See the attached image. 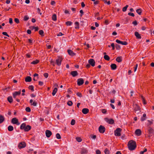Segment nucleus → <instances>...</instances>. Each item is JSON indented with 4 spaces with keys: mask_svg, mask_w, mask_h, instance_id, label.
Here are the masks:
<instances>
[{
    "mask_svg": "<svg viewBox=\"0 0 154 154\" xmlns=\"http://www.w3.org/2000/svg\"><path fill=\"white\" fill-rule=\"evenodd\" d=\"M128 146L130 150H133L135 149L136 146V142L134 141L131 140L128 142Z\"/></svg>",
    "mask_w": 154,
    "mask_h": 154,
    "instance_id": "f257e3e1",
    "label": "nucleus"
},
{
    "mask_svg": "<svg viewBox=\"0 0 154 154\" xmlns=\"http://www.w3.org/2000/svg\"><path fill=\"white\" fill-rule=\"evenodd\" d=\"M31 127L29 125H26L25 123H22L20 125V128L21 130H24L26 131H28L31 129Z\"/></svg>",
    "mask_w": 154,
    "mask_h": 154,
    "instance_id": "f03ea898",
    "label": "nucleus"
},
{
    "mask_svg": "<svg viewBox=\"0 0 154 154\" xmlns=\"http://www.w3.org/2000/svg\"><path fill=\"white\" fill-rule=\"evenodd\" d=\"M122 129L119 128H117L114 132L115 135L116 136H119L121 135L120 132Z\"/></svg>",
    "mask_w": 154,
    "mask_h": 154,
    "instance_id": "7ed1b4c3",
    "label": "nucleus"
},
{
    "mask_svg": "<svg viewBox=\"0 0 154 154\" xmlns=\"http://www.w3.org/2000/svg\"><path fill=\"white\" fill-rule=\"evenodd\" d=\"M134 108L135 112L138 114L140 112V108L137 104H135L134 105Z\"/></svg>",
    "mask_w": 154,
    "mask_h": 154,
    "instance_id": "20e7f679",
    "label": "nucleus"
},
{
    "mask_svg": "<svg viewBox=\"0 0 154 154\" xmlns=\"http://www.w3.org/2000/svg\"><path fill=\"white\" fill-rule=\"evenodd\" d=\"M11 123L14 124H16L17 125H20V123L18 122V119L16 118H14L11 119Z\"/></svg>",
    "mask_w": 154,
    "mask_h": 154,
    "instance_id": "39448f33",
    "label": "nucleus"
},
{
    "mask_svg": "<svg viewBox=\"0 0 154 154\" xmlns=\"http://www.w3.org/2000/svg\"><path fill=\"white\" fill-rule=\"evenodd\" d=\"M62 59L60 57H59L56 60V63L58 66H60L61 64Z\"/></svg>",
    "mask_w": 154,
    "mask_h": 154,
    "instance_id": "423d86ee",
    "label": "nucleus"
},
{
    "mask_svg": "<svg viewBox=\"0 0 154 154\" xmlns=\"http://www.w3.org/2000/svg\"><path fill=\"white\" fill-rule=\"evenodd\" d=\"M105 121L108 123L110 124H112L114 123V121L112 119H108L107 118H105Z\"/></svg>",
    "mask_w": 154,
    "mask_h": 154,
    "instance_id": "0eeeda50",
    "label": "nucleus"
},
{
    "mask_svg": "<svg viewBox=\"0 0 154 154\" xmlns=\"http://www.w3.org/2000/svg\"><path fill=\"white\" fill-rule=\"evenodd\" d=\"M98 129L99 132L100 133H103L105 131V128L104 126L101 125L100 126V127Z\"/></svg>",
    "mask_w": 154,
    "mask_h": 154,
    "instance_id": "6e6552de",
    "label": "nucleus"
},
{
    "mask_svg": "<svg viewBox=\"0 0 154 154\" xmlns=\"http://www.w3.org/2000/svg\"><path fill=\"white\" fill-rule=\"evenodd\" d=\"M84 83V81L83 79L80 78L77 80V84L79 86L82 85Z\"/></svg>",
    "mask_w": 154,
    "mask_h": 154,
    "instance_id": "1a4fd4ad",
    "label": "nucleus"
},
{
    "mask_svg": "<svg viewBox=\"0 0 154 154\" xmlns=\"http://www.w3.org/2000/svg\"><path fill=\"white\" fill-rule=\"evenodd\" d=\"M88 62L89 64L92 66H95V62L93 59H90L88 60Z\"/></svg>",
    "mask_w": 154,
    "mask_h": 154,
    "instance_id": "9d476101",
    "label": "nucleus"
},
{
    "mask_svg": "<svg viewBox=\"0 0 154 154\" xmlns=\"http://www.w3.org/2000/svg\"><path fill=\"white\" fill-rule=\"evenodd\" d=\"M26 146L25 143L24 142H22L20 143L18 145L19 149H22L24 148Z\"/></svg>",
    "mask_w": 154,
    "mask_h": 154,
    "instance_id": "9b49d317",
    "label": "nucleus"
},
{
    "mask_svg": "<svg viewBox=\"0 0 154 154\" xmlns=\"http://www.w3.org/2000/svg\"><path fill=\"white\" fill-rule=\"evenodd\" d=\"M148 131L149 134L148 137L149 138L152 136V134H153V130L152 128L149 127L148 129Z\"/></svg>",
    "mask_w": 154,
    "mask_h": 154,
    "instance_id": "f8f14e48",
    "label": "nucleus"
},
{
    "mask_svg": "<svg viewBox=\"0 0 154 154\" xmlns=\"http://www.w3.org/2000/svg\"><path fill=\"white\" fill-rule=\"evenodd\" d=\"M45 134L47 137H49L52 134V132L49 130H47L45 131Z\"/></svg>",
    "mask_w": 154,
    "mask_h": 154,
    "instance_id": "ddd939ff",
    "label": "nucleus"
},
{
    "mask_svg": "<svg viewBox=\"0 0 154 154\" xmlns=\"http://www.w3.org/2000/svg\"><path fill=\"white\" fill-rule=\"evenodd\" d=\"M21 94V90L17 92L15 91L13 93V97L14 98H15L17 96V95H20Z\"/></svg>",
    "mask_w": 154,
    "mask_h": 154,
    "instance_id": "4468645a",
    "label": "nucleus"
},
{
    "mask_svg": "<svg viewBox=\"0 0 154 154\" xmlns=\"http://www.w3.org/2000/svg\"><path fill=\"white\" fill-rule=\"evenodd\" d=\"M70 74L73 77H75L78 74L77 72L76 71H74L71 72Z\"/></svg>",
    "mask_w": 154,
    "mask_h": 154,
    "instance_id": "2eb2a0df",
    "label": "nucleus"
},
{
    "mask_svg": "<svg viewBox=\"0 0 154 154\" xmlns=\"http://www.w3.org/2000/svg\"><path fill=\"white\" fill-rule=\"evenodd\" d=\"M67 52L68 54L70 56H74L75 55V53L73 52L72 51L70 50H68Z\"/></svg>",
    "mask_w": 154,
    "mask_h": 154,
    "instance_id": "dca6fc26",
    "label": "nucleus"
},
{
    "mask_svg": "<svg viewBox=\"0 0 154 154\" xmlns=\"http://www.w3.org/2000/svg\"><path fill=\"white\" fill-rule=\"evenodd\" d=\"M134 35L137 38L141 39V38L140 34L137 32H134Z\"/></svg>",
    "mask_w": 154,
    "mask_h": 154,
    "instance_id": "f3484780",
    "label": "nucleus"
},
{
    "mask_svg": "<svg viewBox=\"0 0 154 154\" xmlns=\"http://www.w3.org/2000/svg\"><path fill=\"white\" fill-rule=\"evenodd\" d=\"M135 133L137 135L139 136L141 134V132L140 129H137L135 131Z\"/></svg>",
    "mask_w": 154,
    "mask_h": 154,
    "instance_id": "a211bd4d",
    "label": "nucleus"
},
{
    "mask_svg": "<svg viewBox=\"0 0 154 154\" xmlns=\"http://www.w3.org/2000/svg\"><path fill=\"white\" fill-rule=\"evenodd\" d=\"M89 109L87 108H84L82 109V112L84 114H86L88 112Z\"/></svg>",
    "mask_w": 154,
    "mask_h": 154,
    "instance_id": "6ab92c4d",
    "label": "nucleus"
},
{
    "mask_svg": "<svg viewBox=\"0 0 154 154\" xmlns=\"http://www.w3.org/2000/svg\"><path fill=\"white\" fill-rule=\"evenodd\" d=\"M25 81L26 82H30L32 81V78L30 76H27L25 79Z\"/></svg>",
    "mask_w": 154,
    "mask_h": 154,
    "instance_id": "aec40b11",
    "label": "nucleus"
},
{
    "mask_svg": "<svg viewBox=\"0 0 154 154\" xmlns=\"http://www.w3.org/2000/svg\"><path fill=\"white\" fill-rule=\"evenodd\" d=\"M88 151L86 149H82L81 153V154H86L87 153Z\"/></svg>",
    "mask_w": 154,
    "mask_h": 154,
    "instance_id": "412c9836",
    "label": "nucleus"
},
{
    "mask_svg": "<svg viewBox=\"0 0 154 154\" xmlns=\"http://www.w3.org/2000/svg\"><path fill=\"white\" fill-rule=\"evenodd\" d=\"M111 67L112 70H115L117 66L115 64H112L111 65Z\"/></svg>",
    "mask_w": 154,
    "mask_h": 154,
    "instance_id": "4be33fe9",
    "label": "nucleus"
},
{
    "mask_svg": "<svg viewBox=\"0 0 154 154\" xmlns=\"http://www.w3.org/2000/svg\"><path fill=\"white\" fill-rule=\"evenodd\" d=\"M116 60L117 62L120 63L122 61V57H118L116 58Z\"/></svg>",
    "mask_w": 154,
    "mask_h": 154,
    "instance_id": "5701e85b",
    "label": "nucleus"
},
{
    "mask_svg": "<svg viewBox=\"0 0 154 154\" xmlns=\"http://www.w3.org/2000/svg\"><path fill=\"white\" fill-rule=\"evenodd\" d=\"M57 88H55L54 89L52 93V95H53V96H54L57 93Z\"/></svg>",
    "mask_w": 154,
    "mask_h": 154,
    "instance_id": "b1692460",
    "label": "nucleus"
},
{
    "mask_svg": "<svg viewBox=\"0 0 154 154\" xmlns=\"http://www.w3.org/2000/svg\"><path fill=\"white\" fill-rule=\"evenodd\" d=\"M103 57H104V59L108 61L110 59V58H109V57L107 55H104Z\"/></svg>",
    "mask_w": 154,
    "mask_h": 154,
    "instance_id": "393cba45",
    "label": "nucleus"
},
{
    "mask_svg": "<svg viewBox=\"0 0 154 154\" xmlns=\"http://www.w3.org/2000/svg\"><path fill=\"white\" fill-rule=\"evenodd\" d=\"M4 118L3 116L0 115V124L2 123L4 120Z\"/></svg>",
    "mask_w": 154,
    "mask_h": 154,
    "instance_id": "a878e982",
    "label": "nucleus"
},
{
    "mask_svg": "<svg viewBox=\"0 0 154 154\" xmlns=\"http://www.w3.org/2000/svg\"><path fill=\"white\" fill-rule=\"evenodd\" d=\"M52 19L54 21H56L57 20V16L55 14H54L52 16Z\"/></svg>",
    "mask_w": 154,
    "mask_h": 154,
    "instance_id": "bb28decb",
    "label": "nucleus"
},
{
    "mask_svg": "<svg viewBox=\"0 0 154 154\" xmlns=\"http://www.w3.org/2000/svg\"><path fill=\"white\" fill-rule=\"evenodd\" d=\"M75 28H77V29H79V23L78 22H76L75 23Z\"/></svg>",
    "mask_w": 154,
    "mask_h": 154,
    "instance_id": "cd10ccee",
    "label": "nucleus"
},
{
    "mask_svg": "<svg viewBox=\"0 0 154 154\" xmlns=\"http://www.w3.org/2000/svg\"><path fill=\"white\" fill-rule=\"evenodd\" d=\"M66 24L68 26H70L72 25V23L70 21H68L66 23Z\"/></svg>",
    "mask_w": 154,
    "mask_h": 154,
    "instance_id": "c85d7f7f",
    "label": "nucleus"
},
{
    "mask_svg": "<svg viewBox=\"0 0 154 154\" xmlns=\"http://www.w3.org/2000/svg\"><path fill=\"white\" fill-rule=\"evenodd\" d=\"M76 140L79 142H81L82 140L81 139V138L79 137H76Z\"/></svg>",
    "mask_w": 154,
    "mask_h": 154,
    "instance_id": "c756f323",
    "label": "nucleus"
},
{
    "mask_svg": "<svg viewBox=\"0 0 154 154\" xmlns=\"http://www.w3.org/2000/svg\"><path fill=\"white\" fill-rule=\"evenodd\" d=\"M39 62V60H35L33 61L31 63L32 64H37Z\"/></svg>",
    "mask_w": 154,
    "mask_h": 154,
    "instance_id": "7c9ffc66",
    "label": "nucleus"
},
{
    "mask_svg": "<svg viewBox=\"0 0 154 154\" xmlns=\"http://www.w3.org/2000/svg\"><path fill=\"white\" fill-rule=\"evenodd\" d=\"M67 104L68 105L71 106L72 105V101L69 100L68 101Z\"/></svg>",
    "mask_w": 154,
    "mask_h": 154,
    "instance_id": "2f4dec72",
    "label": "nucleus"
},
{
    "mask_svg": "<svg viewBox=\"0 0 154 154\" xmlns=\"http://www.w3.org/2000/svg\"><path fill=\"white\" fill-rule=\"evenodd\" d=\"M136 12L139 14L140 15L141 13V11L140 9H137L136 10Z\"/></svg>",
    "mask_w": 154,
    "mask_h": 154,
    "instance_id": "473e14b6",
    "label": "nucleus"
},
{
    "mask_svg": "<svg viewBox=\"0 0 154 154\" xmlns=\"http://www.w3.org/2000/svg\"><path fill=\"white\" fill-rule=\"evenodd\" d=\"M104 152L105 154H109V150L107 148L105 149Z\"/></svg>",
    "mask_w": 154,
    "mask_h": 154,
    "instance_id": "72a5a7b5",
    "label": "nucleus"
},
{
    "mask_svg": "<svg viewBox=\"0 0 154 154\" xmlns=\"http://www.w3.org/2000/svg\"><path fill=\"white\" fill-rule=\"evenodd\" d=\"M56 137L57 139H59L61 138L60 135L59 133H57L56 134Z\"/></svg>",
    "mask_w": 154,
    "mask_h": 154,
    "instance_id": "f704fd0d",
    "label": "nucleus"
},
{
    "mask_svg": "<svg viewBox=\"0 0 154 154\" xmlns=\"http://www.w3.org/2000/svg\"><path fill=\"white\" fill-rule=\"evenodd\" d=\"M29 88L32 91H34V87L32 85H30L29 86Z\"/></svg>",
    "mask_w": 154,
    "mask_h": 154,
    "instance_id": "c9c22d12",
    "label": "nucleus"
},
{
    "mask_svg": "<svg viewBox=\"0 0 154 154\" xmlns=\"http://www.w3.org/2000/svg\"><path fill=\"white\" fill-rule=\"evenodd\" d=\"M26 111L28 112H29L31 111V109L29 107H27L25 109Z\"/></svg>",
    "mask_w": 154,
    "mask_h": 154,
    "instance_id": "e433bc0d",
    "label": "nucleus"
},
{
    "mask_svg": "<svg viewBox=\"0 0 154 154\" xmlns=\"http://www.w3.org/2000/svg\"><path fill=\"white\" fill-rule=\"evenodd\" d=\"M75 123V120L73 119L72 120L71 122V124L72 125H74Z\"/></svg>",
    "mask_w": 154,
    "mask_h": 154,
    "instance_id": "4c0bfd02",
    "label": "nucleus"
},
{
    "mask_svg": "<svg viewBox=\"0 0 154 154\" xmlns=\"http://www.w3.org/2000/svg\"><path fill=\"white\" fill-rule=\"evenodd\" d=\"M116 48L117 50H119L120 49V46L118 44L116 45Z\"/></svg>",
    "mask_w": 154,
    "mask_h": 154,
    "instance_id": "58836bf2",
    "label": "nucleus"
},
{
    "mask_svg": "<svg viewBox=\"0 0 154 154\" xmlns=\"http://www.w3.org/2000/svg\"><path fill=\"white\" fill-rule=\"evenodd\" d=\"M90 137L91 138L94 140L96 138V136L95 135H91Z\"/></svg>",
    "mask_w": 154,
    "mask_h": 154,
    "instance_id": "ea45409f",
    "label": "nucleus"
},
{
    "mask_svg": "<svg viewBox=\"0 0 154 154\" xmlns=\"http://www.w3.org/2000/svg\"><path fill=\"white\" fill-rule=\"evenodd\" d=\"M128 44V43L126 42H121V44L124 45H127Z\"/></svg>",
    "mask_w": 154,
    "mask_h": 154,
    "instance_id": "a19ab883",
    "label": "nucleus"
},
{
    "mask_svg": "<svg viewBox=\"0 0 154 154\" xmlns=\"http://www.w3.org/2000/svg\"><path fill=\"white\" fill-rule=\"evenodd\" d=\"M39 34L43 36V33H44V32L42 30H40L39 31Z\"/></svg>",
    "mask_w": 154,
    "mask_h": 154,
    "instance_id": "79ce46f5",
    "label": "nucleus"
},
{
    "mask_svg": "<svg viewBox=\"0 0 154 154\" xmlns=\"http://www.w3.org/2000/svg\"><path fill=\"white\" fill-rule=\"evenodd\" d=\"M76 95H77L78 96L80 97H82V96L81 93L80 92L77 93H76Z\"/></svg>",
    "mask_w": 154,
    "mask_h": 154,
    "instance_id": "37998d69",
    "label": "nucleus"
},
{
    "mask_svg": "<svg viewBox=\"0 0 154 154\" xmlns=\"http://www.w3.org/2000/svg\"><path fill=\"white\" fill-rule=\"evenodd\" d=\"M29 19V17H28V16H25L24 17V20L25 21H27V20H28Z\"/></svg>",
    "mask_w": 154,
    "mask_h": 154,
    "instance_id": "c03bdc74",
    "label": "nucleus"
},
{
    "mask_svg": "<svg viewBox=\"0 0 154 154\" xmlns=\"http://www.w3.org/2000/svg\"><path fill=\"white\" fill-rule=\"evenodd\" d=\"M2 33L3 35L7 36L8 37H9V35L6 32H3Z\"/></svg>",
    "mask_w": 154,
    "mask_h": 154,
    "instance_id": "a18cd8bd",
    "label": "nucleus"
},
{
    "mask_svg": "<svg viewBox=\"0 0 154 154\" xmlns=\"http://www.w3.org/2000/svg\"><path fill=\"white\" fill-rule=\"evenodd\" d=\"M128 14L130 16H132V17H134V13L131 12L128 13Z\"/></svg>",
    "mask_w": 154,
    "mask_h": 154,
    "instance_id": "49530a36",
    "label": "nucleus"
},
{
    "mask_svg": "<svg viewBox=\"0 0 154 154\" xmlns=\"http://www.w3.org/2000/svg\"><path fill=\"white\" fill-rule=\"evenodd\" d=\"M33 29H34L35 31H37L38 30V28L37 27L33 26Z\"/></svg>",
    "mask_w": 154,
    "mask_h": 154,
    "instance_id": "de8ad7c7",
    "label": "nucleus"
},
{
    "mask_svg": "<svg viewBox=\"0 0 154 154\" xmlns=\"http://www.w3.org/2000/svg\"><path fill=\"white\" fill-rule=\"evenodd\" d=\"M14 20H15V22L17 23H19V20L17 18H15Z\"/></svg>",
    "mask_w": 154,
    "mask_h": 154,
    "instance_id": "09e8293b",
    "label": "nucleus"
},
{
    "mask_svg": "<svg viewBox=\"0 0 154 154\" xmlns=\"http://www.w3.org/2000/svg\"><path fill=\"white\" fill-rule=\"evenodd\" d=\"M48 74L47 73H45L44 74V76L46 78H48Z\"/></svg>",
    "mask_w": 154,
    "mask_h": 154,
    "instance_id": "8fccbe9b",
    "label": "nucleus"
},
{
    "mask_svg": "<svg viewBox=\"0 0 154 154\" xmlns=\"http://www.w3.org/2000/svg\"><path fill=\"white\" fill-rule=\"evenodd\" d=\"M37 103L36 102L34 101L32 103V105L34 106H37Z\"/></svg>",
    "mask_w": 154,
    "mask_h": 154,
    "instance_id": "3c124183",
    "label": "nucleus"
},
{
    "mask_svg": "<svg viewBox=\"0 0 154 154\" xmlns=\"http://www.w3.org/2000/svg\"><path fill=\"white\" fill-rule=\"evenodd\" d=\"M96 152L97 154H100L101 153L100 151L98 149L96 150Z\"/></svg>",
    "mask_w": 154,
    "mask_h": 154,
    "instance_id": "603ef678",
    "label": "nucleus"
},
{
    "mask_svg": "<svg viewBox=\"0 0 154 154\" xmlns=\"http://www.w3.org/2000/svg\"><path fill=\"white\" fill-rule=\"evenodd\" d=\"M39 85L40 86H42L43 85V82H42L39 81Z\"/></svg>",
    "mask_w": 154,
    "mask_h": 154,
    "instance_id": "864d4df0",
    "label": "nucleus"
},
{
    "mask_svg": "<svg viewBox=\"0 0 154 154\" xmlns=\"http://www.w3.org/2000/svg\"><path fill=\"white\" fill-rule=\"evenodd\" d=\"M102 112L103 113L105 114L106 112V111L105 109H102Z\"/></svg>",
    "mask_w": 154,
    "mask_h": 154,
    "instance_id": "5fc2aeb1",
    "label": "nucleus"
},
{
    "mask_svg": "<svg viewBox=\"0 0 154 154\" xmlns=\"http://www.w3.org/2000/svg\"><path fill=\"white\" fill-rule=\"evenodd\" d=\"M80 13L81 14L80 15V16L82 17V14L84 13L83 10H80Z\"/></svg>",
    "mask_w": 154,
    "mask_h": 154,
    "instance_id": "6e6d98bb",
    "label": "nucleus"
},
{
    "mask_svg": "<svg viewBox=\"0 0 154 154\" xmlns=\"http://www.w3.org/2000/svg\"><path fill=\"white\" fill-rule=\"evenodd\" d=\"M132 23L135 25H137V22L136 20L133 21Z\"/></svg>",
    "mask_w": 154,
    "mask_h": 154,
    "instance_id": "4d7b16f0",
    "label": "nucleus"
},
{
    "mask_svg": "<svg viewBox=\"0 0 154 154\" xmlns=\"http://www.w3.org/2000/svg\"><path fill=\"white\" fill-rule=\"evenodd\" d=\"M116 42L118 43V44H121V41L118 40V39H117L116 40Z\"/></svg>",
    "mask_w": 154,
    "mask_h": 154,
    "instance_id": "13d9d810",
    "label": "nucleus"
},
{
    "mask_svg": "<svg viewBox=\"0 0 154 154\" xmlns=\"http://www.w3.org/2000/svg\"><path fill=\"white\" fill-rule=\"evenodd\" d=\"M27 32L28 34H30L31 33V30L29 29H28L27 31Z\"/></svg>",
    "mask_w": 154,
    "mask_h": 154,
    "instance_id": "bf43d9fd",
    "label": "nucleus"
},
{
    "mask_svg": "<svg viewBox=\"0 0 154 154\" xmlns=\"http://www.w3.org/2000/svg\"><path fill=\"white\" fill-rule=\"evenodd\" d=\"M127 9V8H126V7H124L122 9V11L124 12H125L126 11Z\"/></svg>",
    "mask_w": 154,
    "mask_h": 154,
    "instance_id": "052dcab7",
    "label": "nucleus"
},
{
    "mask_svg": "<svg viewBox=\"0 0 154 154\" xmlns=\"http://www.w3.org/2000/svg\"><path fill=\"white\" fill-rule=\"evenodd\" d=\"M29 42L31 44H32V40L30 39H28Z\"/></svg>",
    "mask_w": 154,
    "mask_h": 154,
    "instance_id": "680f3d73",
    "label": "nucleus"
},
{
    "mask_svg": "<svg viewBox=\"0 0 154 154\" xmlns=\"http://www.w3.org/2000/svg\"><path fill=\"white\" fill-rule=\"evenodd\" d=\"M146 119V118L143 117H142L141 118V120L142 121H143L145 120Z\"/></svg>",
    "mask_w": 154,
    "mask_h": 154,
    "instance_id": "e2e57ef3",
    "label": "nucleus"
},
{
    "mask_svg": "<svg viewBox=\"0 0 154 154\" xmlns=\"http://www.w3.org/2000/svg\"><path fill=\"white\" fill-rule=\"evenodd\" d=\"M81 5H82V8H83L85 6V5L84 4V2H82V3H81Z\"/></svg>",
    "mask_w": 154,
    "mask_h": 154,
    "instance_id": "0e129e2a",
    "label": "nucleus"
},
{
    "mask_svg": "<svg viewBox=\"0 0 154 154\" xmlns=\"http://www.w3.org/2000/svg\"><path fill=\"white\" fill-rule=\"evenodd\" d=\"M55 4V2L54 1H52L51 2V4L52 5H54Z\"/></svg>",
    "mask_w": 154,
    "mask_h": 154,
    "instance_id": "69168bd1",
    "label": "nucleus"
},
{
    "mask_svg": "<svg viewBox=\"0 0 154 154\" xmlns=\"http://www.w3.org/2000/svg\"><path fill=\"white\" fill-rule=\"evenodd\" d=\"M63 35V34L61 32H59L57 35V36H61Z\"/></svg>",
    "mask_w": 154,
    "mask_h": 154,
    "instance_id": "338daca9",
    "label": "nucleus"
},
{
    "mask_svg": "<svg viewBox=\"0 0 154 154\" xmlns=\"http://www.w3.org/2000/svg\"><path fill=\"white\" fill-rule=\"evenodd\" d=\"M110 106H111V107L113 109H115V106L113 104H110Z\"/></svg>",
    "mask_w": 154,
    "mask_h": 154,
    "instance_id": "774afa93",
    "label": "nucleus"
}]
</instances>
